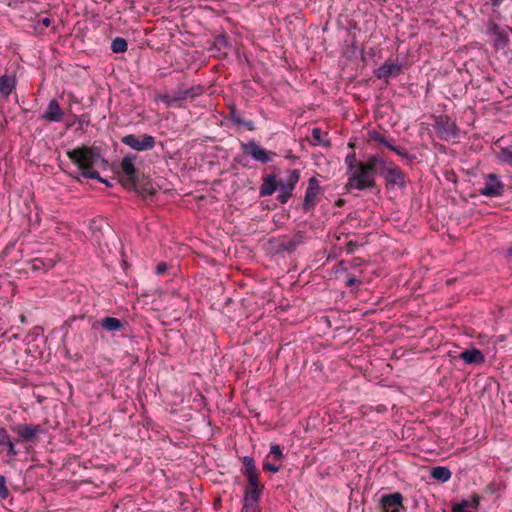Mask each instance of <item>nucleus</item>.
Instances as JSON below:
<instances>
[{
	"instance_id": "6e6d98bb",
	"label": "nucleus",
	"mask_w": 512,
	"mask_h": 512,
	"mask_svg": "<svg viewBox=\"0 0 512 512\" xmlns=\"http://www.w3.org/2000/svg\"><path fill=\"white\" fill-rule=\"evenodd\" d=\"M502 1H503V0H490L491 4H492L493 6H497V5H499Z\"/></svg>"
},
{
	"instance_id": "f704fd0d",
	"label": "nucleus",
	"mask_w": 512,
	"mask_h": 512,
	"mask_svg": "<svg viewBox=\"0 0 512 512\" xmlns=\"http://www.w3.org/2000/svg\"><path fill=\"white\" fill-rule=\"evenodd\" d=\"M248 483L245 488H264V485L260 482L259 472L251 475H246Z\"/></svg>"
},
{
	"instance_id": "4d7b16f0",
	"label": "nucleus",
	"mask_w": 512,
	"mask_h": 512,
	"mask_svg": "<svg viewBox=\"0 0 512 512\" xmlns=\"http://www.w3.org/2000/svg\"><path fill=\"white\" fill-rule=\"evenodd\" d=\"M507 257H512V244L510 245L509 249L507 250Z\"/></svg>"
},
{
	"instance_id": "20e7f679",
	"label": "nucleus",
	"mask_w": 512,
	"mask_h": 512,
	"mask_svg": "<svg viewBox=\"0 0 512 512\" xmlns=\"http://www.w3.org/2000/svg\"><path fill=\"white\" fill-rule=\"evenodd\" d=\"M204 89L201 85L191 86L189 88H184L182 85L178 87L172 94H160L157 95L156 100H159L166 104L167 107H172L177 105L181 107L182 101H186L188 99L193 100L194 98L202 95Z\"/></svg>"
},
{
	"instance_id": "aec40b11",
	"label": "nucleus",
	"mask_w": 512,
	"mask_h": 512,
	"mask_svg": "<svg viewBox=\"0 0 512 512\" xmlns=\"http://www.w3.org/2000/svg\"><path fill=\"white\" fill-rule=\"evenodd\" d=\"M136 193L144 196V195H154L156 193L155 188L149 177L144 174H138L136 177Z\"/></svg>"
},
{
	"instance_id": "9d476101",
	"label": "nucleus",
	"mask_w": 512,
	"mask_h": 512,
	"mask_svg": "<svg viewBox=\"0 0 512 512\" xmlns=\"http://www.w3.org/2000/svg\"><path fill=\"white\" fill-rule=\"evenodd\" d=\"M322 188L319 185V181L316 177H311L308 180V187L305 192L304 201L302 204V210L307 213L315 208L319 201V194Z\"/></svg>"
},
{
	"instance_id": "3c124183",
	"label": "nucleus",
	"mask_w": 512,
	"mask_h": 512,
	"mask_svg": "<svg viewBox=\"0 0 512 512\" xmlns=\"http://www.w3.org/2000/svg\"><path fill=\"white\" fill-rule=\"evenodd\" d=\"M498 32H501L500 28L498 27V25L494 24L491 28V33L494 34L496 36V33Z\"/></svg>"
},
{
	"instance_id": "cd10ccee",
	"label": "nucleus",
	"mask_w": 512,
	"mask_h": 512,
	"mask_svg": "<svg viewBox=\"0 0 512 512\" xmlns=\"http://www.w3.org/2000/svg\"><path fill=\"white\" fill-rule=\"evenodd\" d=\"M242 464H243L242 472L245 476L258 473V470L256 468L255 461H254L253 457L244 456L242 458Z\"/></svg>"
},
{
	"instance_id": "f3484780",
	"label": "nucleus",
	"mask_w": 512,
	"mask_h": 512,
	"mask_svg": "<svg viewBox=\"0 0 512 512\" xmlns=\"http://www.w3.org/2000/svg\"><path fill=\"white\" fill-rule=\"evenodd\" d=\"M481 497L474 493L470 500H462L452 507V512H476L480 504Z\"/></svg>"
},
{
	"instance_id": "f257e3e1",
	"label": "nucleus",
	"mask_w": 512,
	"mask_h": 512,
	"mask_svg": "<svg viewBox=\"0 0 512 512\" xmlns=\"http://www.w3.org/2000/svg\"><path fill=\"white\" fill-rule=\"evenodd\" d=\"M377 175L384 178L388 189L396 186L404 189L407 186L406 174L393 161L379 155H370L366 163L361 164L359 170L349 176L346 189H373L376 187Z\"/></svg>"
},
{
	"instance_id": "1a4fd4ad",
	"label": "nucleus",
	"mask_w": 512,
	"mask_h": 512,
	"mask_svg": "<svg viewBox=\"0 0 512 512\" xmlns=\"http://www.w3.org/2000/svg\"><path fill=\"white\" fill-rule=\"evenodd\" d=\"M121 142L138 152L152 150L156 144L155 138L148 134H143L141 139H138L134 134H128L122 137Z\"/></svg>"
},
{
	"instance_id": "6e6552de",
	"label": "nucleus",
	"mask_w": 512,
	"mask_h": 512,
	"mask_svg": "<svg viewBox=\"0 0 512 512\" xmlns=\"http://www.w3.org/2000/svg\"><path fill=\"white\" fill-rule=\"evenodd\" d=\"M287 179L285 182L280 181V193L277 200L281 204H285L293 196V191L300 179V171L297 169H289L287 171Z\"/></svg>"
},
{
	"instance_id": "9b49d317",
	"label": "nucleus",
	"mask_w": 512,
	"mask_h": 512,
	"mask_svg": "<svg viewBox=\"0 0 512 512\" xmlns=\"http://www.w3.org/2000/svg\"><path fill=\"white\" fill-rule=\"evenodd\" d=\"M379 512H402L405 511L403 506V496L400 492L383 495L378 503Z\"/></svg>"
},
{
	"instance_id": "7ed1b4c3",
	"label": "nucleus",
	"mask_w": 512,
	"mask_h": 512,
	"mask_svg": "<svg viewBox=\"0 0 512 512\" xmlns=\"http://www.w3.org/2000/svg\"><path fill=\"white\" fill-rule=\"evenodd\" d=\"M305 233L297 231L292 237H273L267 242V250L272 255L281 253H293L304 242Z\"/></svg>"
},
{
	"instance_id": "2eb2a0df",
	"label": "nucleus",
	"mask_w": 512,
	"mask_h": 512,
	"mask_svg": "<svg viewBox=\"0 0 512 512\" xmlns=\"http://www.w3.org/2000/svg\"><path fill=\"white\" fill-rule=\"evenodd\" d=\"M64 112L59 106V103L56 99L50 100L48 103L47 109L41 116L42 119L49 122H60L63 118Z\"/></svg>"
},
{
	"instance_id": "c9c22d12",
	"label": "nucleus",
	"mask_w": 512,
	"mask_h": 512,
	"mask_svg": "<svg viewBox=\"0 0 512 512\" xmlns=\"http://www.w3.org/2000/svg\"><path fill=\"white\" fill-rule=\"evenodd\" d=\"M312 137H313L315 144H322L327 147L331 145L329 140H327L326 142L323 141L322 130L318 127H315L312 129Z\"/></svg>"
},
{
	"instance_id": "6ab92c4d",
	"label": "nucleus",
	"mask_w": 512,
	"mask_h": 512,
	"mask_svg": "<svg viewBox=\"0 0 512 512\" xmlns=\"http://www.w3.org/2000/svg\"><path fill=\"white\" fill-rule=\"evenodd\" d=\"M459 358L462 359L467 364L479 365L485 362V357L483 353L477 348L462 351L459 354Z\"/></svg>"
},
{
	"instance_id": "39448f33",
	"label": "nucleus",
	"mask_w": 512,
	"mask_h": 512,
	"mask_svg": "<svg viewBox=\"0 0 512 512\" xmlns=\"http://www.w3.org/2000/svg\"><path fill=\"white\" fill-rule=\"evenodd\" d=\"M10 429L17 435L15 443H36L38 442V436L46 433V429L39 424L20 423L11 426Z\"/></svg>"
},
{
	"instance_id": "de8ad7c7",
	"label": "nucleus",
	"mask_w": 512,
	"mask_h": 512,
	"mask_svg": "<svg viewBox=\"0 0 512 512\" xmlns=\"http://www.w3.org/2000/svg\"><path fill=\"white\" fill-rule=\"evenodd\" d=\"M42 24L45 26V27H49L50 24H51V19L49 17H44L42 20H41Z\"/></svg>"
},
{
	"instance_id": "5701e85b",
	"label": "nucleus",
	"mask_w": 512,
	"mask_h": 512,
	"mask_svg": "<svg viewBox=\"0 0 512 512\" xmlns=\"http://www.w3.org/2000/svg\"><path fill=\"white\" fill-rule=\"evenodd\" d=\"M136 159V155L134 154H127L122 158V161L120 163V168L122 172L125 174V176H137L139 172L137 171L134 160Z\"/></svg>"
},
{
	"instance_id": "dca6fc26",
	"label": "nucleus",
	"mask_w": 512,
	"mask_h": 512,
	"mask_svg": "<svg viewBox=\"0 0 512 512\" xmlns=\"http://www.w3.org/2000/svg\"><path fill=\"white\" fill-rule=\"evenodd\" d=\"M262 180L263 182L259 189L260 197L272 195L280 186V182H278L277 175L275 173L263 177Z\"/></svg>"
},
{
	"instance_id": "72a5a7b5",
	"label": "nucleus",
	"mask_w": 512,
	"mask_h": 512,
	"mask_svg": "<svg viewBox=\"0 0 512 512\" xmlns=\"http://www.w3.org/2000/svg\"><path fill=\"white\" fill-rule=\"evenodd\" d=\"M136 177L137 176H125L122 180H120L122 186L128 191L136 192Z\"/></svg>"
},
{
	"instance_id": "473e14b6",
	"label": "nucleus",
	"mask_w": 512,
	"mask_h": 512,
	"mask_svg": "<svg viewBox=\"0 0 512 512\" xmlns=\"http://www.w3.org/2000/svg\"><path fill=\"white\" fill-rule=\"evenodd\" d=\"M389 150L406 159L408 164L413 163V161L416 159V155L409 154L404 148L400 146H396L394 144L389 145Z\"/></svg>"
},
{
	"instance_id": "c756f323",
	"label": "nucleus",
	"mask_w": 512,
	"mask_h": 512,
	"mask_svg": "<svg viewBox=\"0 0 512 512\" xmlns=\"http://www.w3.org/2000/svg\"><path fill=\"white\" fill-rule=\"evenodd\" d=\"M496 158L502 163L512 165V145L501 148Z\"/></svg>"
},
{
	"instance_id": "58836bf2",
	"label": "nucleus",
	"mask_w": 512,
	"mask_h": 512,
	"mask_svg": "<svg viewBox=\"0 0 512 512\" xmlns=\"http://www.w3.org/2000/svg\"><path fill=\"white\" fill-rule=\"evenodd\" d=\"M270 453L273 455L276 461H280L283 458L282 450L277 444L271 446Z\"/></svg>"
},
{
	"instance_id": "a211bd4d",
	"label": "nucleus",
	"mask_w": 512,
	"mask_h": 512,
	"mask_svg": "<svg viewBox=\"0 0 512 512\" xmlns=\"http://www.w3.org/2000/svg\"><path fill=\"white\" fill-rule=\"evenodd\" d=\"M401 73V66L396 63L386 61L383 65L375 70V76L378 79L395 77Z\"/></svg>"
},
{
	"instance_id": "ddd939ff",
	"label": "nucleus",
	"mask_w": 512,
	"mask_h": 512,
	"mask_svg": "<svg viewBox=\"0 0 512 512\" xmlns=\"http://www.w3.org/2000/svg\"><path fill=\"white\" fill-rule=\"evenodd\" d=\"M504 192V184L499 180L495 173H490L485 177V184L479 190L480 195L487 197H499Z\"/></svg>"
},
{
	"instance_id": "a18cd8bd",
	"label": "nucleus",
	"mask_w": 512,
	"mask_h": 512,
	"mask_svg": "<svg viewBox=\"0 0 512 512\" xmlns=\"http://www.w3.org/2000/svg\"><path fill=\"white\" fill-rule=\"evenodd\" d=\"M359 283H360V281H359V280H357L355 277H350V278H348V279L346 280V286H349V287H350V286H353V285H355V284H359Z\"/></svg>"
},
{
	"instance_id": "f8f14e48",
	"label": "nucleus",
	"mask_w": 512,
	"mask_h": 512,
	"mask_svg": "<svg viewBox=\"0 0 512 512\" xmlns=\"http://www.w3.org/2000/svg\"><path fill=\"white\" fill-rule=\"evenodd\" d=\"M241 148L244 154L251 155L255 161L263 164L271 162L273 156H276V153L265 150L253 140L247 143H242Z\"/></svg>"
},
{
	"instance_id": "79ce46f5",
	"label": "nucleus",
	"mask_w": 512,
	"mask_h": 512,
	"mask_svg": "<svg viewBox=\"0 0 512 512\" xmlns=\"http://www.w3.org/2000/svg\"><path fill=\"white\" fill-rule=\"evenodd\" d=\"M358 247V243L355 241H349L347 242L345 249L348 254H352L355 249Z\"/></svg>"
},
{
	"instance_id": "412c9836",
	"label": "nucleus",
	"mask_w": 512,
	"mask_h": 512,
	"mask_svg": "<svg viewBox=\"0 0 512 512\" xmlns=\"http://www.w3.org/2000/svg\"><path fill=\"white\" fill-rule=\"evenodd\" d=\"M229 120H231L235 125H242L244 126L247 130L249 131H254L256 129V126H255V123L251 120L249 121H245L243 120L239 113H238V110L236 108L235 105H230L229 106V117H228Z\"/></svg>"
},
{
	"instance_id": "bb28decb",
	"label": "nucleus",
	"mask_w": 512,
	"mask_h": 512,
	"mask_svg": "<svg viewBox=\"0 0 512 512\" xmlns=\"http://www.w3.org/2000/svg\"><path fill=\"white\" fill-rule=\"evenodd\" d=\"M366 162H358L357 160V157H356V154L353 152V153H349L346 158H345V164L347 166V172L348 173H351V175L359 170V166L361 164H365Z\"/></svg>"
},
{
	"instance_id": "f03ea898",
	"label": "nucleus",
	"mask_w": 512,
	"mask_h": 512,
	"mask_svg": "<svg viewBox=\"0 0 512 512\" xmlns=\"http://www.w3.org/2000/svg\"><path fill=\"white\" fill-rule=\"evenodd\" d=\"M67 156L75 166V170L68 172V174L76 180H80L81 176L87 179L99 178V172L94 168L108 165V161L101 155L100 148L96 146L82 145L68 150Z\"/></svg>"
},
{
	"instance_id": "0eeeda50",
	"label": "nucleus",
	"mask_w": 512,
	"mask_h": 512,
	"mask_svg": "<svg viewBox=\"0 0 512 512\" xmlns=\"http://www.w3.org/2000/svg\"><path fill=\"white\" fill-rule=\"evenodd\" d=\"M207 44L209 45L207 50L211 55L220 60L226 59L232 49V44L224 33L215 36L213 41H207Z\"/></svg>"
},
{
	"instance_id": "393cba45",
	"label": "nucleus",
	"mask_w": 512,
	"mask_h": 512,
	"mask_svg": "<svg viewBox=\"0 0 512 512\" xmlns=\"http://www.w3.org/2000/svg\"><path fill=\"white\" fill-rule=\"evenodd\" d=\"M100 326L109 332L120 331L126 325V322L115 317H105L99 322Z\"/></svg>"
},
{
	"instance_id": "4468645a",
	"label": "nucleus",
	"mask_w": 512,
	"mask_h": 512,
	"mask_svg": "<svg viewBox=\"0 0 512 512\" xmlns=\"http://www.w3.org/2000/svg\"><path fill=\"white\" fill-rule=\"evenodd\" d=\"M264 488H245L243 497V512H260L259 502Z\"/></svg>"
},
{
	"instance_id": "864d4df0",
	"label": "nucleus",
	"mask_w": 512,
	"mask_h": 512,
	"mask_svg": "<svg viewBox=\"0 0 512 512\" xmlns=\"http://www.w3.org/2000/svg\"><path fill=\"white\" fill-rule=\"evenodd\" d=\"M344 204H345V200H344V199H341V198H339V199H338V200H336V202H335V206H337V207H342Z\"/></svg>"
},
{
	"instance_id": "e433bc0d",
	"label": "nucleus",
	"mask_w": 512,
	"mask_h": 512,
	"mask_svg": "<svg viewBox=\"0 0 512 512\" xmlns=\"http://www.w3.org/2000/svg\"><path fill=\"white\" fill-rule=\"evenodd\" d=\"M495 43L496 45L501 46L503 48L506 47L509 43V37L507 33H505L504 31L496 33Z\"/></svg>"
},
{
	"instance_id": "37998d69",
	"label": "nucleus",
	"mask_w": 512,
	"mask_h": 512,
	"mask_svg": "<svg viewBox=\"0 0 512 512\" xmlns=\"http://www.w3.org/2000/svg\"><path fill=\"white\" fill-rule=\"evenodd\" d=\"M485 491L491 494L495 493L497 491L496 484L494 482L489 483L486 486Z\"/></svg>"
},
{
	"instance_id": "09e8293b",
	"label": "nucleus",
	"mask_w": 512,
	"mask_h": 512,
	"mask_svg": "<svg viewBox=\"0 0 512 512\" xmlns=\"http://www.w3.org/2000/svg\"><path fill=\"white\" fill-rule=\"evenodd\" d=\"M361 262H362V259H361V258H359V257H355V258H353V260H352V262H351V263H352V265H353L354 267H356V266H359Z\"/></svg>"
},
{
	"instance_id": "4be33fe9",
	"label": "nucleus",
	"mask_w": 512,
	"mask_h": 512,
	"mask_svg": "<svg viewBox=\"0 0 512 512\" xmlns=\"http://www.w3.org/2000/svg\"><path fill=\"white\" fill-rule=\"evenodd\" d=\"M0 447L7 449V455L14 457L18 454V450L15 448V440H11L7 430L0 427Z\"/></svg>"
},
{
	"instance_id": "a878e982",
	"label": "nucleus",
	"mask_w": 512,
	"mask_h": 512,
	"mask_svg": "<svg viewBox=\"0 0 512 512\" xmlns=\"http://www.w3.org/2000/svg\"><path fill=\"white\" fill-rule=\"evenodd\" d=\"M430 475L433 479L444 483L451 478L452 473L448 467L437 466L431 469Z\"/></svg>"
},
{
	"instance_id": "ea45409f",
	"label": "nucleus",
	"mask_w": 512,
	"mask_h": 512,
	"mask_svg": "<svg viewBox=\"0 0 512 512\" xmlns=\"http://www.w3.org/2000/svg\"><path fill=\"white\" fill-rule=\"evenodd\" d=\"M168 268L169 266L166 262H160L155 268V273L157 275H164L168 271Z\"/></svg>"
},
{
	"instance_id": "2f4dec72",
	"label": "nucleus",
	"mask_w": 512,
	"mask_h": 512,
	"mask_svg": "<svg viewBox=\"0 0 512 512\" xmlns=\"http://www.w3.org/2000/svg\"><path fill=\"white\" fill-rule=\"evenodd\" d=\"M368 137H369L370 141H375V142L385 146L387 149H389V145H392V143L390 141H388L386 139V137L377 130L369 131Z\"/></svg>"
},
{
	"instance_id": "c03bdc74",
	"label": "nucleus",
	"mask_w": 512,
	"mask_h": 512,
	"mask_svg": "<svg viewBox=\"0 0 512 512\" xmlns=\"http://www.w3.org/2000/svg\"><path fill=\"white\" fill-rule=\"evenodd\" d=\"M107 238H110L113 242L119 241L117 236L114 234V232L111 229H107Z\"/></svg>"
},
{
	"instance_id": "b1692460",
	"label": "nucleus",
	"mask_w": 512,
	"mask_h": 512,
	"mask_svg": "<svg viewBox=\"0 0 512 512\" xmlns=\"http://www.w3.org/2000/svg\"><path fill=\"white\" fill-rule=\"evenodd\" d=\"M15 76L3 75L0 76V94L3 97H8L12 91L16 88Z\"/></svg>"
},
{
	"instance_id": "7c9ffc66",
	"label": "nucleus",
	"mask_w": 512,
	"mask_h": 512,
	"mask_svg": "<svg viewBox=\"0 0 512 512\" xmlns=\"http://www.w3.org/2000/svg\"><path fill=\"white\" fill-rule=\"evenodd\" d=\"M128 43L123 37H116L112 40L111 50L113 53H123L127 51Z\"/></svg>"
},
{
	"instance_id": "4c0bfd02",
	"label": "nucleus",
	"mask_w": 512,
	"mask_h": 512,
	"mask_svg": "<svg viewBox=\"0 0 512 512\" xmlns=\"http://www.w3.org/2000/svg\"><path fill=\"white\" fill-rule=\"evenodd\" d=\"M9 495V490L6 486V478L4 475H0V498L6 499Z\"/></svg>"
},
{
	"instance_id": "a19ab883",
	"label": "nucleus",
	"mask_w": 512,
	"mask_h": 512,
	"mask_svg": "<svg viewBox=\"0 0 512 512\" xmlns=\"http://www.w3.org/2000/svg\"><path fill=\"white\" fill-rule=\"evenodd\" d=\"M262 467L264 471H269L272 473H277L280 469L279 466H276L275 464L269 462H264Z\"/></svg>"
},
{
	"instance_id": "c85d7f7f",
	"label": "nucleus",
	"mask_w": 512,
	"mask_h": 512,
	"mask_svg": "<svg viewBox=\"0 0 512 512\" xmlns=\"http://www.w3.org/2000/svg\"><path fill=\"white\" fill-rule=\"evenodd\" d=\"M54 264L52 261H45L41 258H35L31 261V270L32 271H47L52 268Z\"/></svg>"
},
{
	"instance_id": "13d9d810",
	"label": "nucleus",
	"mask_w": 512,
	"mask_h": 512,
	"mask_svg": "<svg viewBox=\"0 0 512 512\" xmlns=\"http://www.w3.org/2000/svg\"><path fill=\"white\" fill-rule=\"evenodd\" d=\"M20 321H21L22 323H25V322L27 321L26 316H25V315H21V316H20Z\"/></svg>"
},
{
	"instance_id": "5fc2aeb1",
	"label": "nucleus",
	"mask_w": 512,
	"mask_h": 512,
	"mask_svg": "<svg viewBox=\"0 0 512 512\" xmlns=\"http://www.w3.org/2000/svg\"><path fill=\"white\" fill-rule=\"evenodd\" d=\"M84 118H85V115H82V116L79 118L78 122H79V124H80V125H83L84 123H87V124L89 123V121H85V119H84Z\"/></svg>"
},
{
	"instance_id": "49530a36",
	"label": "nucleus",
	"mask_w": 512,
	"mask_h": 512,
	"mask_svg": "<svg viewBox=\"0 0 512 512\" xmlns=\"http://www.w3.org/2000/svg\"><path fill=\"white\" fill-rule=\"evenodd\" d=\"M94 179L98 180L101 183H104L108 187H112L111 182L109 180H107V179L102 178L100 175H99V178H94Z\"/></svg>"
},
{
	"instance_id": "603ef678",
	"label": "nucleus",
	"mask_w": 512,
	"mask_h": 512,
	"mask_svg": "<svg viewBox=\"0 0 512 512\" xmlns=\"http://www.w3.org/2000/svg\"><path fill=\"white\" fill-rule=\"evenodd\" d=\"M97 242H98V245H99V247H100L101 249H102L104 246H105V247H108V242H107L106 240H103V241H102L101 239H98V240H97Z\"/></svg>"
},
{
	"instance_id": "8fccbe9b",
	"label": "nucleus",
	"mask_w": 512,
	"mask_h": 512,
	"mask_svg": "<svg viewBox=\"0 0 512 512\" xmlns=\"http://www.w3.org/2000/svg\"><path fill=\"white\" fill-rule=\"evenodd\" d=\"M346 264H347V261H345V260H341V261L339 262L338 266H339V268H340L341 270L346 271V270H347Z\"/></svg>"
},
{
	"instance_id": "423d86ee",
	"label": "nucleus",
	"mask_w": 512,
	"mask_h": 512,
	"mask_svg": "<svg viewBox=\"0 0 512 512\" xmlns=\"http://www.w3.org/2000/svg\"><path fill=\"white\" fill-rule=\"evenodd\" d=\"M433 127L441 140L450 141L458 136L459 129L456 122L446 114L435 117Z\"/></svg>"
}]
</instances>
